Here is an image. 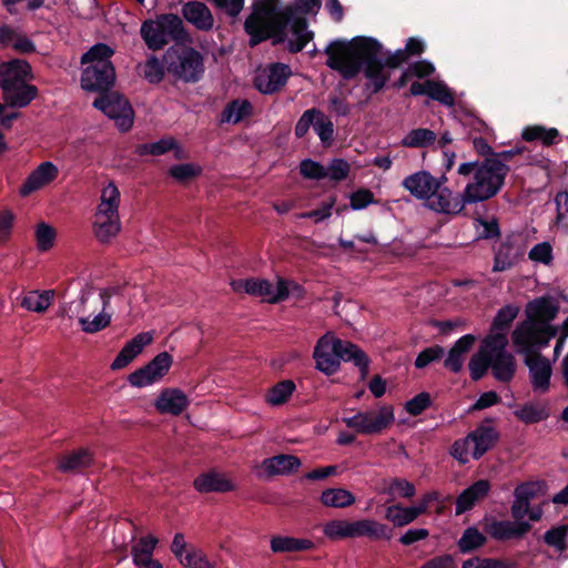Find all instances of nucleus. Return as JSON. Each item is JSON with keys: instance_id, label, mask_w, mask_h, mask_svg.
Masks as SVG:
<instances>
[{"instance_id": "obj_1", "label": "nucleus", "mask_w": 568, "mask_h": 568, "mask_svg": "<svg viewBox=\"0 0 568 568\" xmlns=\"http://www.w3.org/2000/svg\"><path fill=\"white\" fill-rule=\"evenodd\" d=\"M425 44L420 39L409 38L404 50L386 55L383 47L373 38L356 37L346 42L336 40L326 49V64L345 79L354 78L363 69L367 88L378 92L389 79L386 68H396L410 54H420Z\"/></svg>"}, {"instance_id": "obj_2", "label": "nucleus", "mask_w": 568, "mask_h": 568, "mask_svg": "<svg viewBox=\"0 0 568 568\" xmlns=\"http://www.w3.org/2000/svg\"><path fill=\"white\" fill-rule=\"evenodd\" d=\"M320 8L321 0H295L294 7L282 6L278 0L256 1L245 21L251 45L273 38L275 42L287 41L292 52L301 51L312 39V32L295 12L315 14Z\"/></svg>"}, {"instance_id": "obj_3", "label": "nucleus", "mask_w": 568, "mask_h": 568, "mask_svg": "<svg viewBox=\"0 0 568 568\" xmlns=\"http://www.w3.org/2000/svg\"><path fill=\"white\" fill-rule=\"evenodd\" d=\"M558 307L549 297H539L527 305V320L516 327L513 343L516 348L527 351L531 346H547L549 341L557 337L554 356L561 353L568 337V317L560 326L551 325Z\"/></svg>"}, {"instance_id": "obj_4", "label": "nucleus", "mask_w": 568, "mask_h": 568, "mask_svg": "<svg viewBox=\"0 0 568 568\" xmlns=\"http://www.w3.org/2000/svg\"><path fill=\"white\" fill-rule=\"evenodd\" d=\"M457 173L470 176L464 187L466 200L476 204L494 197L503 187L508 166L498 158H486L484 161L464 162Z\"/></svg>"}, {"instance_id": "obj_5", "label": "nucleus", "mask_w": 568, "mask_h": 568, "mask_svg": "<svg viewBox=\"0 0 568 568\" xmlns=\"http://www.w3.org/2000/svg\"><path fill=\"white\" fill-rule=\"evenodd\" d=\"M315 368L325 375L335 374L342 362L352 361L362 373V378L368 374L369 359L356 345L342 341L333 332H327L315 344L313 351Z\"/></svg>"}, {"instance_id": "obj_6", "label": "nucleus", "mask_w": 568, "mask_h": 568, "mask_svg": "<svg viewBox=\"0 0 568 568\" xmlns=\"http://www.w3.org/2000/svg\"><path fill=\"white\" fill-rule=\"evenodd\" d=\"M113 50L106 44L93 45L81 62L84 67L81 77V87L85 91L108 90L115 80L114 68L110 61Z\"/></svg>"}, {"instance_id": "obj_7", "label": "nucleus", "mask_w": 568, "mask_h": 568, "mask_svg": "<svg viewBox=\"0 0 568 568\" xmlns=\"http://www.w3.org/2000/svg\"><path fill=\"white\" fill-rule=\"evenodd\" d=\"M141 36L150 49L159 50L170 41L183 38V22L176 14H162L155 20L143 22Z\"/></svg>"}, {"instance_id": "obj_8", "label": "nucleus", "mask_w": 568, "mask_h": 568, "mask_svg": "<svg viewBox=\"0 0 568 568\" xmlns=\"http://www.w3.org/2000/svg\"><path fill=\"white\" fill-rule=\"evenodd\" d=\"M164 61L168 71L184 81H196L204 71L201 54L183 44L170 48L164 55Z\"/></svg>"}, {"instance_id": "obj_9", "label": "nucleus", "mask_w": 568, "mask_h": 568, "mask_svg": "<svg viewBox=\"0 0 568 568\" xmlns=\"http://www.w3.org/2000/svg\"><path fill=\"white\" fill-rule=\"evenodd\" d=\"M342 420L357 434L378 435L394 423V408L390 405H381L373 409L358 410Z\"/></svg>"}, {"instance_id": "obj_10", "label": "nucleus", "mask_w": 568, "mask_h": 568, "mask_svg": "<svg viewBox=\"0 0 568 568\" xmlns=\"http://www.w3.org/2000/svg\"><path fill=\"white\" fill-rule=\"evenodd\" d=\"M495 432L488 426H481L470 433L467 437L456 440L450 454L459 463L466 464L470 457H481L494 444Z\"/></svg>"}, {"instance_id": "obj_11", "label": "nucleus", "mask_w": 568, "mask_h": 568, "mask_svg": "<svg viewBox=\"0 0 568 568\" xmlns=\"http://www.w3.org/2000/svg\"><path fill=\"white\" fill-rule=\"evenodd\" d=\"M230 285L235 293H245L272 304L284 301L287 294L282 282L272 283L258 277L233 280Z\"/></svg>"}, {"instance_id": "obj_12", "label": "nucleus", "mask_w": 568, "mask_h": 568, "mask_svg": "<svg viewBox=\"0 0 568 568\" xmlns=\"http://www.w3.org/2000/svg\"><path fill=\"white\" fill-rule=\"evenodd\" d=\"M110 295L105 291H95L85 287L81 290L79 296L68 304L63 305L60 310L61 316L69 318H81L92 315L94 312L103 307H109Z\"/></svg>"}, {"instance_id": "obj_13", "label": "nucleus", "mask_w": 568, "mask_h": 568, "mask_svg": "<svg viewBox=\"0 0 568 568\" xmlns=\"http://www.w3.org/2000/svg\"><path fill=\"white\" fill-rule=\"evenodd\" d=\"M93 105L114 121L121 131L132 128L134 112L126 99L118 93H110L98 98Z\"/></svg>"}, {"instance_id": "obj_14", "label": "nucleus", "mask_w": 568, "mask_h": 568, "mask_svg": "<svg viewBox=\"0 0 568 568\" xmlns=\"http://www.w3.org/2000/svg\"><path fill=\"white\" fill-rule=\"evenodd\" d=\"M446 178L443 176L437 184L436 191L433 192L425 206L436 213L456 216L460 214L468 203L465 192L456 193L448 186L444 185Z\"/></svg>"}, {"instance_id": "obj_15", "label": "nucleus", "mask_w": 568, "mask_h": 568, "mask_svg": "<svg viewBox=\"0 0 568 568\" xmlns=\"http://www.w3.org/2000/svg\"><path fill=\"white\" fill-rule=\"evenodd\" d=\"M173 357L168 352L158 354L146 365L140 367L128 376L131 386L143 388L159 383L169 373Z\"/></svg>"}, {"instance_id": "obj_16", "label": "nucleus", "mask_w": 568, "mask_h": 568, "mask_svg": "<svg viewBox=\"0 0 568 568\" xmlns=\"http://www.w3.org/2000/svg\"><path fill=\"white\" fill-rule=\"evenodd\" d=\"M545 346H531L527 351L516 348L518 353L525 355V364L529 369V377L531 386L535 392L546 393L550 386V377L552 374V367L549 359L540 356L536 353Z\"/></svg>"}, {"instance_id": "obj_17", "label": "nucleus", "mask_w": 568, "mask_h": 568, "mask_svg": "<svg viewBox=\"0 0 568 568\" xmlns=\"http://www.w3.org/2000/svg\"><path fill=\"white\" fill-rule=\"evenodd\" d=\"M291 74L290 65L285 63H271L256 71L254 87L263 94H272L285 85Z\"/></svg>"}, {"instance_id": "obj_18", "label": "nucleus", "mask_w": 568, "mask_h": 568, "mask_svg": "<svg viewBox=\"0 0 568 568\" xmlns=\"http://www.w3.org/2000/svg\"><path fill=\"white\" fill-rule=\"evenodd\" d=\"M507 343L508 339L505 334H494L491 369L495 378L499 382H509L516 371L513 355L505 349Z\"/></svg>"}, {"instance_id": "obj_19", "label": "nucleus", "mask_w": 568, "mask_h": 568, "mask_svg": "<svg viewBox=\"0 0 568 568\" xmlns=\"http://www.w3.org/2000/svg\"><path fill=\"white\" fill-rule=\"evenodd\" d=\"M59 175L58 166L51 161L40 163L30 172L20 187V194L30 195L50 185Z\"/></svg>"}, {"instance_id": "obj_20", "label": "nucleus", "mask_w": 568, "mask_h": 568, "mask_svg": "<svg viewBox=\"0 0 568 568\" xmlns=\"http://www.w3.org/2000/svg\"><path fill=\"white\" fill-rule=\"evenodd\" d=\"M531 525L525 520H497L493 519L487 523L486 531L498 541H507L511 539H521L529 530Z\"/></svg>"}, {"instance_id": "obj_21", "label": "nucleus", "mask_w": 568, "mask_h": 568, "mask_svg": "<svg viewBox=\"0 0 568 568\" xmlns=\"http://www.w3.org/2000/svg\"><path fill=\"white\" fill-rule=\"evenodd\" d=\"M189 405V396L178 387L163 388L154 400V407L160 414L172 416L181 415Z\"/></svg>"}, {"instance_id": "obj_22", "label": "nucleus", "mask_w": 568, "mask_h": 568, "mask_svg": "<svg viewBox=\"0 0 568 568\" xmlns=\"http://www.w3.org/2000/svg\"><path fill=\"white\" fill-rule=\"evenodd\" d=\"M439 181L440 179H436L427 171H418L406 176L403 180L402 185L410 193V195L418 200H423L426 204L433 192L436 191Z\"/></svg>"}, {"instance_id": "obj_23", "label": "nucleus", "mask_w": 568, "mask_h": 568, "mask_svg": "<svg viewBox=\"0 0 568 568\" xmlns=\"http://www.w3.org/2000/svg\"><path fill=\"white\" fill-rule=\"evenodd\" d=\"M194 488L202 494L227 493L235 489L236 485L225 474L210 470L194 479Z\"/></svg>"}, {"instance_id": "obj_24", "label": "nucleus", "mask_w": 568, "mask_h": 568, "mask_svg": "<svg viewBox=\"0 0 568 568\" xmlns=\"http://www.w3.org/2000/svg\"><path fill=\"white\" fill-rule=\"evenodd\" d=\"M31 77V68L24 60H12L0 64V87L2 90L24 83Z\"/></svg>"}, {"instance_id": "obj_25", "label": "nucleus", "mask_w": 568, "mask_h": 568, "mask_svg": "<svg viewBox=\"0 0 568 568\" xmlns=\"http://www.w3.org/2000/svg\"><path fill=\"white\" fill-rule=\"evenodd\" d=\"M524 256V248L517 240L508 239L503 242L495 254L493 271L504 272L511 268Z\"/></svg>"}, {"instance_id": "obj_26", "label": "nucleus", "mask_w": 568, "mask_h": 568, "mask_svg": "<svg viewBox=\"0 0 568 568\" xmlns=\"http://www.w3.org/2000/svg\"><path fill=\"white\" fill-rule=\"evenodd\" d=\"M121 192L114 182H108L100 192L93 215L120 217Z\"/></svg>"}, {"instance_id": "obj_27", "label": "nucleus", "mask_w": 568, "mask_h": 568, "mask_svg": "<svg viewBox=\"0 0 568 568\" xmlns=\"http://www.w3.org/2000/svg\"><path fill=\"white\" fill-rule=\"evenodd\" d=\"M301 465L302 463L296 456L281 454L264 459L261 469L267 476H287L297 471Z\"/></svg>"}, {"instance_id": "obj_28", "label": "nucleus", "mask_w": 568, "mask_h": 568, "mask_svg": "<svg viewBox=\"0 0 568 568\" xmlns=\"http://www.w3.org/2000/svg\"><path fill=\"white\" fill-rule=\"evenodd\" d=\"M183 17L200 30H211L214 24L210 9L202 2H187L182 8Z\"/></svg>"}, {"instance_id": "obj_29", "label": "nucleus", "mask_w": 568, "mask_h": 568, "mask_svg": "<svg viewBox=\"0 0 568 568\" xmlns=\"http://www.w3.org/2000/svg\"><path fill=\"white\" fill-rule=\"evenodd\" d=\"M392 536V529L375 519L363 518L354 520L353 539L367 537L371 539L389 540Z\"/></svg>"}, {"instance_id": "obj_30", "label": "nucleus", "mask_w": 568, "mask_h": 568, "mask_svg": "<svg viewBox=\"0 0 568 568\" xmlns=\"http://www.w3.org/2000/svg\"><path fill=\"white\" fill-rule=\"evenodd\" d=\"M121 227V217L93 215L92 232L100 243H110L119 235Z\"/></svg>"}, {"instance_id": "obj_31", "label": "nucleus", "mask_w": 568, "mask_h": 568, "mask_svg": "<svg viewBox=\"0 0 568 568\" xmlns=\"http://www.w3.org/2000/svg\"><path fill=\"white\" fill-rule=\"evenodd\" d=\"M490 490V484L486 479H480L466 488L456 500V514L460 515L474 507Z\"/></svg>"}, {"instance_id": "obj_32", "label": "nucleus", "mask_w": 568, "mask_h": 568, "mask_svg": "<svg viewBox=\"0 0 568 568\" xmlns=\"http://www.w3.org/2000/svg\"><path fill=\"white\" fill-rule=\"evenodd\" d=\"M493 348H494V334H489L486 337L480 349L471 357L469 362V371L471 378L477 381L481 378L487 368L491 367L493 359Z\"/></svg>"}, {"instance_id": "obj_33", "label": "nucleus", "mask_w": 568, "mask_h": 568, "mask_svg": "<svg viewBox=\"0 0 568 568\" xmlns=\"http://www.w3.org/2000/svg\"><path fill=\"white\" fill-rule=\"evenodd\" d=\"M355 501V495L344 487H328L320 495V503L327 508L344 509L353 506Z\"/></svg>"}, {"instance_id": "obj_34", "label": "nucleus", "mask_w": 568, "mask_h": 568, "mask_svg": "<svg viewBox=\"0 0 568 568\" xmlns=\"http://www.w3.org/2000/svg\"><path fill=\"white\" fill-rule=\"evenodd\" d=\"M475 342L473 335H464L450 348L444 365L447 369L457 373L462 369L466 354L470 351Z\"/></svg>"}, {"instance_id": "obj_35", "label": "nucleus", "mask_w": 568, "mask_h": 568, "mask_svg": "<svg viewBox=\"0 0 568 568\" xmlns=\"http://www.w3.org/2000/svg\"><path fill=\"white\" fill-rule=\"evenodd\" d=\"M54 298V291H30L21 296L20 305L24 310L34 313H44L49 310Z\"/></svg>"}, {"instance_id": "obj_36", "label": "nucleus", "mask_w": 568, "mask_h": 568, "mask_svg": "<svg viewBox=\"0 0 568 568\" xmlns=\"http://www.w3.org/2000/svg\"><path fill=\"white\" fill-rule=\"evenodd\" d=\"M3 91L6 102L11 106L23 108L28 105L37 95V88L24 83L14 85Z\"/></svg>"}, {"instance_id": "obj_37", "label": "nucleus", "mask_w": 568, "mask_h": 568, "mask_svg": "<svg viewBox=\"0 0 568 568\" xmlns=\"http://www.w3.org/2000/svg\"><path fill=\"white\" fill-rule=\"evenodd\" d=\"M93 455L88 449H79L65 455H62L58 462V468L61 471H75L91 465Z\"/></svg>"}, {"instance_id": "obj_38", "label": "nucleus", "mask_w": 568, "mask_h": 568, "mask_svg": "<svg viewBox=\"0 0 568 568\" xmlns=\"http://www.w3.org/2000/svg\"><path fill=\"white\" fill-rule=\"evenodd\" d=\"M270 544L273 552H295L310 550L314 547V542L310 539L288 536H274Z\"/></svg>"}, {"instance_id": "obj_39", "label": "nucleus", "mask_w": 568, "mask_h": 568, "mask_svg": "<svg viewBox=\"0 0 568 568\" xmlns=\"http://www.w3.org/2000/svg\"><path fill=\"white\" fill-rule=\"evenodd\" d=\"M173 150L178 159L185 158L184 150L176 143L173 138H165L156 142L142 144L138 148L140 155L152 154L161 155Z\"/></svg>"}, {"instance_id": "obj_40", "label": "nucleus", "mask_w": 568, "mask_h": 568, "mask_svg": "<svg viewBox=\"0 0 568 568\" xmlns=\"http://www.w3.org/2000/svg\"><path fill=\"white\" fill-rule=\"evenodd\" d=\"M419 515L415 506L404 507L400 504L390 505L385 510V518L394 526L403 527L413 523Z\"/></svg>"}, {"instance_id": "obj_41", "label": "nucleus", "mask_w": 568, "mask_h": 568, "mask_svg": "<svg viewBox=\"0 0 568 568\" xmlns=\"http://www.w3.org/2000/svg\"><path fill=\"white\" fill-rule=\"evenodd\" d=\"M354 521L333 519L323 526V535L329 540L353 539Z\"/></svg>"}, {"instance_id": "obj_42", "label": "nucleus", "mask_w": 568, "mask_h": 568, "mask_svg": "<svg viewBox=\"0 0 568 568\" xmlns=\"http://www.w3.org/2000/svg\"><path fill=\"white\" fill-rule=\"evenodd\" d=\"M106 310L108 307H103L85 318L82 317L79 323L81 329L87 334H95L108 327L111 323V313Z\"/></svg>"}, {"instance_id": "obj_43", "label": "nucleus", "mask_w": 568, "mask_h": 568, "mask_svg": "<svg viewBox=\"0 0 568 568\" xmlns=\"http://www.w3.org/2000/svg\"><path fill=\"white\" fill-rule=\"evenodd\" d=\"M252 104L247 100H234L229 103L223 113L222 122L236 124L251 115Z\"/></svg>"}, {"instance_id": "obj_44", "label": "nucleus", "mask_w": 568, "mask_h": 568, "mask_svg": "<svg viewBox=\"0 0 568 568\" xmlns=\"http://www.w3.org/2000/svg\"><path fill=\"white\" fill-rule=\"evenodd\" d=\"M382 494L394 497L412 498L415 493V486L404 478H390L383 481Z\"/></svg>"}, {"instance_id": "obj_45", "label": "nucleus", "mask_w": 568, "mask_h": 568, "mask_svg": "<svg viewBox=\"0 0 568 568\" xmlns=\"http://www.w3.org/2000/svg\"><path fill=\"white\" fill-rule=\"evenodd\" d=\"M57 231L47 222H40L34 227L37 250L41 253L50 251L55 243Z\"/></svg>"}, {"instance_id": "obj_46", "label": "nucleus", "mask_w": 568, "mask_h": 568, "mask_svg": "<svg viewBox=\"0 0 568 568\" xmlns=\"http://www.w3.org/2000/svg\"><path fill=\"white\" fill-rule=\"evenodd\" d=\"M515 416L525 424H535L549 416L548 408L541 404H526L515 410Z\"/></svg>"}, {"instance_id": "obj_47", "label": "nucleus", "mask_w": 568, "mask_h": 568, "mask_svg": "<svg viewBox=\"0 0 568 568\" xmlns=\"http://www.w3.org/2000/svg\"><path fill=\"white\" fill-rule=\"evenodd\" d=\"M436 141V133L429 129H414L409 131L402 140V145L406 148H426Z\"/></svg>"}, {"instance_id": "obj_48", "label": "nucleus", "mask_w": 568, "mask_h": 568, "mask_svg": "<svg viewBox=\"0 0 568 568\" xmlns=\"http://www.w3.org/2000/svg\"><path fill=\"white\" fill-rule=\"evenodd\" d=\"M486 540V536L476 527H468L462 535L457 545L460 552L468 554L484 546Z\"/></svg>"}, {"instance_id": "obj_49", "label": "nucleus", "mask_w": 568, "mask_h": 568, "mask_svg": "<svg viewBox=\"0 0 568 568\" xmlns=\"http://www.w3.org/2000/svg\"><path fill=\"white\" fill-rule=\"evenodd\" d=\"M158 541V538L151 535L140 538L131 550L133 562L143 564L144 560L153 558L152 555Z\"/></svg>"}, {"instance_id": "obj_50", "label": "nucleus", "mask_w": 568, "mask_h": 568, "mask_svg": "<svg viewBox=\"0 0 568 568\" xmlns=\"http://www.w3.org/2000/svg\"><path fill=\"white\" fill-rule=\"evenodd\" d=\"M294 390L295 384L292 381H282L268 390L266 402L271 406H280L287 402Z\"/></svg>"}, {"instance_id": "obj_51", "label": "nucleus", "mask_w": 568, "mask_h": 568, "mask_svg": "<svg viewBox=\"0 0 568 568\" xmlns=\"http://www.w3.org/2000/svg\"><path fill=\"white\" fill-rule=\"evenodd\" d=\"M558 131L554 128L547 129L541 125L527 126L523 131V139L526 141H541L545 145H550L556 142Z\"/></svg>"}, {"instance_id": "obj_52", "label": "nucleus", "mask_w": 568, "mask_h": 568, "mask_svg": "<svg viewBox=\"0 0 568 568\" xmlns=\"http://www.w3.org/2000/svg\"><path fill=\"white\" fill-rule=\"evenodd\" d=\"M546 494V484L544 481H528L518 485L514 490V497H520L531 501Z\"/></svg>"}, {"instance_id": "obj_53", "label": "nucleus", "mask_w": 568, "mask_h": 568, "mask_svg": "<svg viewBox=\"0 0 568 568\" xmlns=\"http://www.w3.org/2000/svg\"><path fill=\"white\" fill-rule=\"evenodd\" d=\"M518 314V307L516 306H505L497 313L490 334L503 333L506 335V329L508 325L516 318Z\"/></svg>"}, {"instance_id": "obj_54", "label": "nucleus", "mask_w": 568, "mask_h": 568, "mask_svg": "<svg viewBox=\"0 0 568 568\" xmlns=\"http://www.w3.org/2000/svg\"><path fill=\"white\" fill-rule=\"evenodd\" d=\"M528 257L534 263L548 266L552 263L554 260L552 245L549 242H540L530 248Z\"/></svg>"}, {"instance_id": "obj_55", "label": "nucleus", "mask_w": 568, "mask_h": 568, "mask_svg": "<svg viewBox=\"0 0 568 568\" xmlns=\"http://www.w3.org/2000/svg\"><path fill=\"white\" fill-rule=\"evenodd\" d=\"M314 130L323 143L329 144L332 142L334 136L333 122L320 110L314 122Z\"/></svg>"}, {"instance_id": "obj_56", "label": "nucleus", "mask_w": 568, "mask_h": 568, "mask_svg": "<svg viewBox=\"0 0 568 568\" xmlns=\"http://www.w3.org/2000/svg\"><path fill=\"white\" fill-rule=\"evenodd\" d=\"M326 170L325 179L327 178L331 181L339 182L348 176L351 164L344 159H333L326 166Z\"/></svg>"}, {"instance_id": "obj_57", "label": "nucleus", "mask_w": 568, "mask_h": 568, "mask_svg": "<svg viewBox=\"0 0 568 568\" xmlns=\"http://www.w3.org/2000/svg\"><path fill=\"white\" fill-rule=\"evenodd\" d=\"M428 95L448 106L455 102L452 91L443 82L428 81Z\"/></svg>"}, {"instance_id": "obj_58", "label": "nucleus", "mask_w": 568, "mask_h": 568, "mask_svg": "<svg viewBox=\"0 0 568 568\" xmlns=\"http://www.w3.org/2000/svg\"><path fill=\"white\" fill-rule=\"evenodd\" d=\"M202 169L200 165L194 163H183L173 165L170 168V175L179 182L189 181L201 173Z\"/></svg>"}, {"instance_id": "obj_59", "label": "nucleus", "mask_w": 568, "mask_h": 568, "mask_svg": "<svg viewBox=\"0 0 568 568\" xmlns=\"http://www.w3.org/2000/svg\"><path fill=\"white\" fill-rule=\"evenodd\" d=\"M181 565L187 568H215L206 556L201 550L196 549L187 550L185 556L181 558Z\"/></svg>"}, {"instance_id": "obj_60", "label": "nucleus", "mask_w": 568, "mask_h": 568, "mask_svg": "<svg viewBox=\"0 0 568 568\" xmlns=\"http://www.w3.org/2000/svg\"><path fill=\"white\" fill-rule=\"evenodd\" d=\"M336 203V199L334 196L329 197L327 201L323 202L318 209L305 213H301L298 217L301 219H312L315 223L323 222L331 217L332 210Z\"/></svg>"}, {"instance_id": "obj_61", "label": "nucleus", "mask_w": 568, "mask_h": 568, "mask_svg": "<svg viewBox=\"0 0 568 568\" xmlns=\"http://www.w3.org/2000/svg\"><path fill=\"white\" fill-rule=\"evenodd\" d=\"M568 534V526L561 525L548 530L545 534V542L557 550L562 551L566 549V538Z\"/></svg>"}, {"instance_id": "obj_62", "label": "nucleus", "mask_w": 568, "mask_h": 568, "mask_svg": "<svg viewBox=\"0 0 568 568\" xmlns=\"http://www.w3.org/2000/svg\"><path fill=\"white\" fill-rule=\"evenodd\" d=\"M153 341L152 332H142L125 343L124 348L134 358L142 353L145 346L150 345Z\"/></svg>"}, {"instance_id": "obj_63", "label": "nucleus", "mask_w": 568, "mask_h": 568, "mask_svg": "<svg viewBox=\"0 0 568 568\" xmlns=\"http://www.w3.org/2000/svg\"><path fill=\"white\" fill-rule=\"evenodd\" d=\"M301 174L306 179L322 180L327 173L326 166L313 160H304L300 165Z\"/></svg>"}, {"instance_id": "obj_64", "label": "nucleus", "mask_w": 568, "mask_h": 568, "mask_svg": "<svg viewBox=\"0 0 568 568\" xmlns=\"http://www.w3.org/2000/svg\"><path fill=\"white\" fill-rule=\"evenodd\" d=\"M462 568H510L505 561L495 558L473 557L464 561Z\"/></svg>"}]
</instances>
